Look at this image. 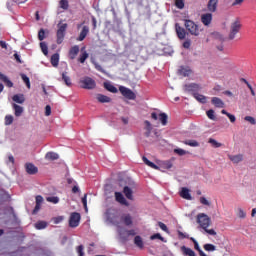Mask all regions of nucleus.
I'll use <instances>...</instances> for the list:
<instances>
[{
    "label": "nucleus",
    "mask_w": 256,
    "mask_h": 256,
    "mask_svg": "<svg viewBox=\"0 0 256 256\" xmlns=\"http://www.w3.org/2000/svg\"><path fill=\"white\" fill-rule=\"evenodd\" d=\"M197 223L200 229H203V231H205V233H208V235H217V232L215 230L209 229L211 225V218L207 214L199 213L197 215Z\"/></svg>",
    "instance_id": "nucleus-1"
},
{
    "label": "nucleus",
    "mask_w": 256,
    "mask_h": 256,
    "mask_svg": "<svg viewBox=\"0 0 256 256\" xmlns=\"http://www.w3.org/2000/svg\"><path fill=\"white\" fill-rule=\"evenodd\" d=\"M108 219L113 225H125L126 227H131L133 225V216L131 214H122L120 221L117 219V216L109 215Z\"/></svg>",
    "instance_id": "nucleus-2"
},
{
    "label": "nucleus",
    "mask_w": 256,
    "mask_h": 256,
    "mask_svg": "<svg viewBox=\"0 0 256 256\" xmlns=\"http://www.w3.org/2000/svg\"><path fill=\"white\" fill-rule=\"evenodd\" d=\"M144 136L147 137V139H150L152 143L155 141H159V132L157 129H153V125L148 120L144 121Z\"/></svg>",
    "instance_id": "nucleus-3"
},
{
    "label": "nucleus",
    "mask_w": 256,
    "mask_h": 256,
    "mask_svg": "<svg viewBox=\"0 0 256 256\" xmlns=\"http://www.w3.org/2000/svg\"><path fill=\"white\" fill-rule=\"evenodd\" d=\"M184 27L186 31H188V33L194 37H199V35H201L199 25H197L193 20L184 19Z\"/></svg>",
    "instance_id": "nucleus-4"
},
{
    "label": "nucleus",
    "mask_w": 256,
    "mask_h": 256,
    "mask_svg": "<svg viewBox=\"0 0 256 256\" xmlns=\"http://www.w3.org/2000/svg\"><path fill=\"white\" fill-rule=\"evenodd\" d=\"M241 27H243V25L241 24V20L239 18H236L230 24V32L228 35V39L230 41H233V39H235V37L237 36V33H239V31H241Z\"/></svg>",
    "instance_id": "nucleus-5"
},
{
    "label": "nucleus",
    "mask_w": 256,
    "mask_h": 256,
    "mask_svg": "<svg viewBox=\"0 0 256 256\" xmlns=\"http://www.w3.org/2000/svg\"><path fill=\"white\" fill-rule=\"evenodd\" d=\"M67 23L64 24H58V30L56 32V43L58 45H61V43H63V41L65 40V33L67 31Z\"/></svg>",
    "instance_id": "nucleus-6"
},
{
    "label": "nucleus",
    "mask_w": 256,
    "mask_h": 256,
    "mask_svg": "<svg viewBox=\"0 0 256 256\" xmlns=\"http://www.w3.org/2000/svg\"><path fill=\"white\" fill-rule=\"evenodd\" d=\"M119 91H120L121 95H123V97H125V99H129L130 101H135V99H137V95L135 94V92H133V90H131L125 86H120Z\"/></svg>",
    "instance_id": "nucleus-7"
},
{
    "label": "nucleus",
    "mask_w": 256,
    "mask_h": 256,
    "mask_svg": "<svg viewBox=\"0 0 256 256\" xmlns=\"http://www.w3.org/2000/svg\"><path fill=\"white\" fill-rule=\"evenodd\" d=\"M80 84L82 89H95V87H97V83H95V80L91 77H84L80 80Z\"/></svg>",
    "instance_id": "nucleus-8"
},
{
    "label": "nucleus",
    "mask_w": 256,
    "mask_h": 256,
    "mask_svg": "<svg viewBox=\"0 0 256 256\" xmlns=\"http://www.w3.org/2000/svg\"><path fill=\"white\" fill-rule=\"evenodd\" d=\"M79 223H81V214L79 212L71 213L69 218V227H79Z\"/></svg>",
    "instance_id": "nucleus-9"
},
{
    "label": "nucleus",
    "mask_w": 256,
    "mask_h": 256,
    "mask_svg": "<svg viewBox=\"0 0 256 256\" xmlns=\"http://www.w3.org/2000/svg\"><path fill=\"white\" fill-rule=\"evenodd\" d=\"M184 91H186L187 93H192V95H194V93H199V91H201V86L195 83L186 84L184 85Z\"/></svg>",
    "instance_id": "nucleus-10"
},
{
    "label": "nucleus",
    "mask_w": 256,
    "mask_h": 256,
    "mask_svg": "<svg viewBox=\"0 0 256 256\" xmlns=\"http://www.w3.org/2000/svg\"><path fill=\"white\" fill-rule=\"evenodd\" d=\"M151 118L154 119V121H157V119H159L163 126L167 125V121L169 119V117L164 112L160 113L159 116L156 112H152Z\"/></svg>",
    "instance_id": "nucleus-11"
},
{
    "label": "nucleus",
    "mask_w": 256,
    "mask_h": 256,
    "mask_svg": "<svg viewBox=\"0 0 256 256\" xmlns=\"http://www.w3.org/2000/svg\"><path fill=\"white\" fill-rule=\"evenodd\" d=\"M25 169L28 175H37V173L39 172V168H37V166H35L33 163H26Z\"/></svg>",
    "instance_id": "nucleus-12"
},
{
    "label": "nucleus",
    "mask_w": 256,
    "mask_h": 256,
    "mask_svg": "<svg viewBox=\"0 0 256 256\" xmlns=\"http://www.w3.org/2000/svg\"><path fill=\"white\" fill-rule=\"evenodd\" d=\"M175 29L178 39L183 40L185 39V37H187V31L185 30V28L181 27L179 24H176Z\"/></svg>",
    "instance_id": "nucleus-13"
},
{
    "label": "nucleus",
    "mask_w": 256,
    "mask_h": 256,
    "mask_svg": "<svg viewBox=\"0 0 256 256\" xmlns=\"http://www.w3.org/2000/svg\"><path fill=\"white\" fill-rule=\"evenodd\" d=\"M114 195L117 203H120V205H125V207H129V202L127 201V199H125V196H123V193L115 192Z\"/></svg>",
    "instance_id": "nucleus-14"
},
{
    "label": "nucleus",
    "mask_w": 256,
    "mask_h": 256,
    "mask_svg": "<svg viewBox=\"0 0 256 256\" xmlns=\"http://www.w3.org/2000/svg\"><path fill=\"white\" fill-rule=\"evenodd\" d=\"M211 21H213V14H211V13H206V14H202V15H201V22H202L203 25H205L206 27H209V25H211Z\"/></svg>",
    "instance_id": "nucleus-15"
},
{
    "label": "nucleus",
    "mask_w": 256,
    "mask_h": 256,
    "mask_svg": "<svg viewBox=\"0 0 256 256\" xmlns=\"http://www.w3.org/2000/svg\"><path fill=\"white\" fill-rule=\"evenodd\" d=\"M219 4V0H209L207 4V9L210 13H215L217 11V5Z\"/></svg>",
    "instance_id": "nucleus-16"
},
{
    "label": "nucleus",
    "mask_w": 256,
    "mask_h": 256,
    "mask_svg": "<svg viewBox=\"0 0 256 256\" xmlns=\"http://www.w3.org/2000/svg\"><path fill=\"white\" fill-rule=\"evenodd\" d=\"M79 55V46L75 45L70 48L69 50V59L73 60Z\"/></svg>",
    "instance_id": "nucleus-17"
},
{
    "label": "nucleus",
    "mask_w": 256,
    "mask_h": 256,
    "mask_svg": "<svg viewBox=\"0 0 256 256\" xmlns=\"http://www.w3.org/2000/svg\"><path fill=\"white\" fill-rule=\"evenodd\" d=\"M89 35V26H83L77 41H85V37Z\"/></svg>",
    "instance_id": "nucleus-18"
},
{
    "label": "nucleus",
    "mask_w": 256,
    "mask_h": 256,
    "mask_svg": "<svg viewBox=\"0 0 256 256\" xmlns=\"http://www.w3.org/2000/svg\"><path fill=\"white\" fill-rule=\"evenodd\" d=\"M211 102L215 107H218L219 109H223V107H225V102H223V100H221L219 97H213Z\"/></svg>",
    "instance_id": "nucleus-19"
},
{
    "label": "nucleus",
    "mask_w": 256,
    "mask_h": 256,
    "mask_svg": "<svg viewBox=\"0 0 256 256\" xmlns=\"http://www.w3.org/2000/svg\"><path fill=\"white\" fill-rule=\"evenodd\" d=\"M118 235L120 240L125 243L127 241H129V235L127 234V230L126 229H120L118 230Z\"/></svg>",
    "instance_id": "nucleus-20"
},
{
    "label": "nucleus",
    "mask_w": 256,
    "mask_h": 256,
    "mask_svg": "<svg viewBox=\"0 0 256 256\" xmlns=\"http://www.w3.org/2000/svg\"><path fill=\"white\" fill-rule=\"evenodd\" d=\"M180 197H182V199H187V201H191V199H192L189 189L185 188V187L182 188V190L180 192Z\"/></svg>",
    "instance_id": "nucleus-21"
},
{
    "label": "nucleus",
    "mask_w": 256,
    "mask_h": 256,
    "mask_svg": "<svg viewBox=\"0 0 256 256\" xmlns=\"http://www.w3.org/2000/svg\"><path fill=\"white\" fill-rule=\"evenodd\" d=\"M96 99L98 103H111V98L109 96H105L103 94H97Z\"/></svg>",
    "instance_id": "nucleus-22"
},
{
    "label": "nucleus",
    "mask_w": 256,
    "mask_h": 256,
    "mask_svg": "<svg viewBox=\"0 0 256 256\" xmlns=\"http://www.w3.org/2000/svg\"><path fill=\"white\" fill-rule=\"evenodd\" d=\"M228 158L230 161H232V163H241V161H243V154L229 155Z\"/></svg>",
    "instance_id": "nucleus-23"
},
{
    "label": "nucleus",
    "mask_w": 256,
    "mask_h": 256,
    "mask_svg": "<svg viewBox=\"0 0 256 256\" xmlns=\"http://www.w3.org/2000/svg\"><path fill=\"white\" fill-rule=\"evenodd\" d=\"M46 161H57L59 159V154L55 152H47L45 155Z\"/></svg>",
    "instance_id": "nucleus-24"
},
{
    "label": "nucleus",
    "mask_w": 256,
    "mask_h": 256,
    "mask_svg": "<svg viewBox=\"0 0 256 256\" xmlns=\"http://www.w3.org/2000/svg\"><path fill=\"white\" fill-rule=\"evenodd\" d=\"M12 101H14L15 103H19L20 105H23V103H25V96L23 94H15L12 97Z\"/></svg>",
    "instance_id": "nucleus-25"
},
{
    "label": "nucleus",
    "mask_w": 256,
    "mask_h": 256,
    "mask_svg": "<svg viewBox=\"0 0 256 256\" xmlns=\"http://www.w3.org/2000/svg\"><path fill=\"white\" fill-rule=\"evenodd\" d=\"M0 81H3V83H5L6 87H13V82L11 80H9V78L0 72Z\"/></svg>",
    "instance_id": "nucleus-26"
},
{
    "label": "nucleus",
    "mask_w": 256,
    "mask_h": 256,
    "mask_svg": "<svg viewBox=\"0 0 256 256\" xmlns=\"http://www.w3.org/2000/svg\"><path fill=\"white\" fill-rule=\"evenodd\" d=\"M123 193L126 198H128L130 201H133V190H131V188H129V186H125L123 188Z\"/></svg>",
    "instance_id": "nucleus-27"
},
{
    "label": "nucleus",
    "mask_w": 256,
    "mask_h": 256,
    "mask_svg": "<svg viewBox=\"0 0 256 256\" xmlns=\"http://www.w3.org/2000/svg\"><path fill=\"white\" fill-rule=\"evenodd\" d=\"M134 245H136L138 249H143V247H145V244L143 243V238H141V236H135Z\"/></svg>",
    "instance_id": "nucleus-28"
},
{
    "label": "nucleus",
    "mask_w": 256,
    "mask_h": 256,
    "mask_svg": "<svg viewBox=\"0 0 256 256\" xmlns=\"http://www.w3.org/2000/svg\"><path fill=\"white\" fill-rule=\"evenodd\" d=\"M193 97L199 103H203V104L207 103V97H205V95H203V94H199V92L194 93Z\"/></svg>",
    "instance_id": "nucleus-29"
},
{
    "label": "nucleus",
    "mask_w": 256,
    "mask_h": 256,
    "mask_svg": "<svg viewBox=\"0 0 256 256\" xmlns=\"http://www.w3.org/2000/svg\"><path fill=\"white\" fill-rule=\"evenodd\" d=\"M104 88L106 91H109L110 93H117L119 90H117V87H115L113 84L109 82L104 83Z\"/></svg>",
    "instance_id": "nucleus-30"
},
{
    "label": "nucleus",
    "mask_w": 256,
    "mask_h": 256,
    "mask_svg": "<svg viewBox=\"0 0 256 256\" xmlns=\"http://www.w3.org/2000/svg\"><path fill=\"white\" fill-rule=\"evenodd\" d=\"M142 161L147 165L148 167H151V169H159V166H157L155 163L151 162L147 157L143 156Z\"/></svg>",
    "instance_id": "nucleus-31"
},
{
    "label": "nucleus",
    "mask_w": 256,
    "mask_h": 256,
    "mask_svg": "<svg viewBox=\"0 0 256 256\" xmlns=\"http://www.w3.org/2000/svg\"><path fill=\"white\" fill-rule=\"evenodd\" d=\"M13 109H14V115L16 117H21V115H23V107L17 104H13Z\"/></svg>",
    "instance_id": "nucleus-32"
},
{
    "label": "nucleus",
    "mask_w": 256,
    "mask_h": 256,
    "mask_svg": "<svg viewBox=\"0 0 256 256\" xmlns=\"http://www.w3.org/2000/svg\"><path fill=\"white\" fill-rule=\"evenodd\" d=\"M50 61L53 67H59V54H53Z\"/></svg>",
    "instance_id": "nucleus-33"
},
{
    "label": "nucleus",
    "mask_w": 256,
    "mask_h": 256,
    "mask_svg": "<svg viewBox=\"0 0 256 256\" xmlns=\"http://www.w3.org/2000/svg\"><path fill=\"white\" fill-rule=\"evenodd\" d=\"M62 80L64 81L65 85H67V87H71V77L67 75V72L62 73Z\"/></svg>",
    "instance_id": "nucleus-34"
},
{
    "label": "nucleus",
    "mask_w": 256,
    "mask_h": 256,
    "mask_svg": "<svg viewBox=\"0 0 256 256\" xmlns=\"http://www.w3.org/2000/svg\"><path fill=\"white\" fill-rule=\"evenodd\" d=\"M46 227H47L46 221H38L35 223V229L41 230V229H46Z\"/></svg>",
    "instance_id": "nucleus-35"
},
{
    "label": "nucleus",
    "mask_w": 256,
    "mask_h": 256,
    "mask_svg": "<svg viewBox=\"0 0 256 256\" xmlns=\"http://www.w3.org/2000/svg\"><path fill=\"white\" fill-rule=\"evenodd\" d=\"M59 5L60 9L67 11V9H69V0H60Z\"/></svg>",
    "instance_id": "nucleus-36"
},
{
    "label": "nucleus",
    "mask_w": 256,
    "mask_h": 256,
    "mask_svg": "<svg viewBox=\"0 0 256 256\" xmlns=\"http://www.w3.org/2000/svg\"><path fill=\"white\" fill-rule=\"evenodd\" d=\"M40 49L44 55H49V47H47V43L41 42Z\"/></svg>",
    "instance_id": "nucleus-37"
},
{
    "label": "nucleus",
    "mask_w": 256,
    "mask_h": 256,
    "mask_svg": "<svg viewBox=\"0 0 256 256\" xmlns=\"http://www.w3.org/2000/svg\"><path fill=\"white\" fill-rule=\"evenodd\" d=\"M184 145H189V147H199V142L196 140H185Z\"/></svg>",
    "instance_id": "nucleus-38"
},
{
    "label": "nucleus",
    "mask_w": 256,
    "mask_h": 256,
    "mask_svg": "<svg viewBox=\"0 0 256 256\" xmlns=\"http://www.w3.org/2000/svg\"><path fill=\"white\" fill-rule=\"evenodd\" d=\"M21 79H22V81L25 83L26 87H28V89H31V81L29 80V78L27 77V75L22 74V75H21Z\"/></svg>",
    "instance_id": "nucleus-39"
},
{
    "label": "nucleus",
    "mask_w": 256,
    "mask_h": 256,
    "mask_svg": "<svg viewBox=\"0 0 256 256\" xmlns=\"http://www.w3.org/2000/svg\"><path fill=\"white\" fill-rule=\"evenodd\" d=\"M87 59H89V53L83 52V53L80 55L78 61H79V63H85V61H87Z\"/></svg>",
    "instance_id": "nucleus-40"
},
{
    "label": "nucleus",
    "mask_w": 256,
    "mask_h": 256,
    "mask_svg": "<svg viewBox=\"0 0 256 256\" xmlns=\"http://www.w3.org/2000/svg\"><path fill=\"white\" fill-rule=\"evenodd\" d=\"M46 201H48V203H53L54 205H57V203H59V197L50 196L46 198Z\"/></svg>",
    "instance_id": "nucleus-41"
},
{
    "label": "nucleus",
    "mask_w": 256,
    "mask_h": 256,
    "mask_svg": "<svg viewBox=\"0 0 256 256\" xmlns=\"http://www.w3.org/2000/svg\"><path fill=\"white\" fill-rule=\"evenodd\" d=\"M151 241H155V239H159L160 241H163L165 243V238H163V236H161L160 233H156L153 234L152 236H150Z\"/></svg>",
    "instance_id": "nucleus-42"
},
{
    "label": "nucleus",
    "mask_w": 256,
    "mask_h": 256,
    "mask_svg": "<svg viewBox=\"0 0 256 256\" xmlns=\"http://www.w3.org/2000/svg\"><path fill=\"white\" fill-rule=\"evenodd\" d=\"M175 6L177 7V9H184L185 1L184 0H175Z\"/></svg>",
    "instance_id": "nucleus-43"
},
{
    "label": "nucleus",
    "mask_w": 256,
    "mask_h": 256,
    "mask_svg": "<svg viewBox=\"0 0 256 256\" xmlns=\"http://www.w3.org/2000/svg\"><path fill=\"white\" fill-rule=\"evenodd\" d=\"M208 143H210V145H212V147H215V148H219L221 147V143L217 142V140L213 139V138H210L208 140Z\"/></svg>",
    "instance_id": "nucleus-44"
},
{
    "label": "nucleus",
    "mask_w": 256,
    "mask_h": 256,
    "mask_svg": "<svg viewBox=\"0 0 256 256\" xmlns=\"http://www.w3.org/2000/svg\"><path fill=\"white\" fill-rule=\"evenodd\" d=\"M206 115L209 119H211V121H215L216 117H215V111L213 109H210L206 112Z\"/></svg>",
    "instance_id": "nucleus-45"
},
{
    "label": "nucleus",
    "mask_w": 256,
    "mask_h": 256,
    "mask_svg": "<svg viewBox=\"0 0 256 256\" xmlns=\"http://www.w3.org/2000/svg\"><path fill=\"white\" fill-rule=\"evenodd\" d=\"M239 219H245L247 217V213L241 208H238V213H237Z\"/></svg>",
    "instance_id": "nucleus-46"
},
{
    "label": "nucleus",
    "mask_w": 256,
    "mask_h": 256,
    "mask_svg": "<svg viewBox=\"0 0 256 256\" xmlns=\"http://www.w3.org/2000/svg\"><path fill=\"white\" fill-rule=\"evenodd\" d=\"M13 124V115H6L5 116V125H12Z\"/></svg>",
    "instance_id": "nucleus-47"
},
{
    "label": "nucleus",
    "mask_w": 256,
    "mask_h": 256,
    "mask_svg": "<svg viewBox=\"0 0 256 256\" xmlns=\"http://www.w3.org/2000/svg\"><path fill=\"white\" fill-rule=\"evenodd\" d=\"M174 153H176V155H180V157H183V155H187V151L181 148L174 149Z\"/></svg>",
    "instance_id": "nucleus-48"
},
{
    "label": "nucleus",
    "mask_w": 256,
    "mask_h": 256,
    "mask_svg": "<svg viewBox=\"0 0 256 256\" xmlns=\"http://www.w3.org/2000/svg\"><path fill=\"white\" fill-rule=\"evenodd\" d=\"M158 227H160V229H162V231H164L165 233H169V228H167V225H165V223L158 222Z\"/></svg>",
    "instance_id": "nucleus-49"
},
{
    "label": "nucleus",
    "mask_w": 256,
    "mask_h": 256,
    "mask_svg": "<svg viewBox=\"0 0 256 256\" xmlns=\"http://www.w3.org/2000/svg\"><path fill=\"white\" fill-rule=\"evenodd\" d=\"M204 249L205 251H215L216 247L213 244H205Z\"/></svg>",
    "instance_id": "nucleus-50"
},
{
    "label": "nucleus",
    "mask_w": 256,
    "mask_h": 256,
    "mask_svg": "<svg viewBox=\"0 0 256 256\" xmlns=\"http://www.w3.org/2000/svg\"><path fill=\"white\" fill-rule=\"evenodd\" d=\"M244 119L248 121V123H250L251 125H256V121L255 118H253V116H245Z\"/></svg>",
    "instance_id": "nucleus-51"
},
{
    "label": "nucleus",
    "mask_w": 256,
    "mask_h": 256,
    "mask_svg": "<svg viewBox=\"0 0 256 256\" xmlns=\"http://www.w3.org/2000/svg\"><path fill=\"white\" fill-rule=\"evenodd\" d=\"M38 39L39 41H43V39H45V30L40 29V31L38 32Z\"/></svg>",
    "instance_id": "nucleus-52"
},
{
    "label": "nucleus",
    "mask_w": 256,
    "mask_h": 256,
    "mask_svg": "<svg viewBox=\"0 0 256 256\" xmlns=\"http://www.w3.org/2000/svg\"><path fill=\"white\" fill-rule=\"evenodd\" d=\"M163 167H164V169H171L172 167H173V162H171V161H165L164 163H163Z\"/></svg>",
    "instance_id": "nucleus-53"
},
{
    "label": "nucleus",
    "mask_w": 256,
    "mask_h": 256,
    "mask_svg": "<svg viewBox=\"0 0 256 256\" xmlns=\"http://www.w3.org/2000/svg\"><path fill=\"white\" fill-rule=\"evenodd\" d=\"M83 250H84L83 245H80L77 247V253L79 256H85V252Z\"/></svg>",
    "instance_id": "nucleus-54"
},
{
    "label": "nucleus",
    "mask_w": 256,
    "mask_h": 256,
    "mask_svg": "<svg viewBox=\"0 0 256 256\" xmlns=\"http://www.w3.org/2000/svg\"><path fill=\"white\" fill-rule=\"evenodd\" d=\"M200 203L202 205H206L207 207H209V205H211V203H209L207 198H205V197H200Z\"/></svg>",
    "instance_id": "nucleus-55"
},
{
    "label": "nucleus",
    "mask_w": 256,
    "mask_h": 256,
    "mask_svg": "<svg viewBox=\"0 0 256 256\" xmlns=\"http://www.w3.org/2000/svg\"><path fill=\"white\" fill-rule=\"evenodd\" d=\"M183 47H184V49H189L191 47V40L187 39L186 41H184Z\"/></svg>",
    "instance_id": "nucleus-56"
},
{
    "label": "nucleus",
    "mask_w": 256,
    "mask_h": 256,
    "mask_svg": "<svg viewBox=\"0 0 256 256\" xmlns=\"http://www.w3.org/2000/svg\"><path fill=\"white\" fill-rule=\"evenodd\" d=\"M41 209V204H36L35 208L33 209V215H37L39 213V210Z\"/></svg>",
    "instance_id": "nucleus-57"
},
{
    "label": "nucleus",
    "mask_w": 256,
    "mask_h": 256,
    "mask_svg": "<svg viewBox=\"0 0 256 256\" xmlns=\"http://www.w3.org/2000/svg\"><path fill=\"white\" fill-rule=\"evenodd\" d=\"M95 69L97 71H100V73H105V69H103V67L101 65H99L98 63H95Z\"/></svg>",
    "instance_id": "nucleus-58"
},
{
    "label": "nucleus",
    "mask_w": 256,
    "mask_h": 256,
    "mask_svg": "<svg viewBox=\"0 0 256 256\" xmlns=\"http://www.w3.org/2000/svg\"><path fill=\"white\" fill-rule=\"evenodd\" d=\"M128 237H135L137 235V232H135L134 229L127 230Z\"/></svg>",
    "instance_id": "nucleus-59"
},
{
    "label": "nucleus",
    "mask_w": 256,
    "mask_h": 256,
    "mask_svg": "<svg viewBox=\"0 0 256 256\" xmlns=\"http://www.w3.org/2000/svg\"><path fill=\"white\" fill-rule=\"evenodd\" d=\"M82 204L87 211V194H84V197L82 198Z\"/></svg>",
    "instance_id": "nucleus-60"
},
{
    "label": "nucleus",
    "mask_w": 256,
    "mask_h": 256,
    "mask_svg": "<svg viewBox=\"0 0 256 256\" xmlns=\"http://www.w3.org/2000/svg\"><path fill=\"white\" fill-rule=\"evenodd\" d=\"M41 203H43V196H36V205H41Z\"/></svg>",
    "instance_id": "nucleus-61"
},
{
    "label": "nucleus",
    "mask_w": 256,
    "mask_h": 256,
    "mask_svg": "<svg viewBox=\"0 0 256 256\" xmlns=\"http://www.w3.org/2000/svg\"><path fill=\"white\" fill-rule=\"evenodd\" d=\"M45 115H46V117H49V115H51V106L50 105H47L45 107Z\"/></svg>",
    "instance_id": "nucleus-62"
},
{
    "label": "nucleus",
    "mask_w": 256,
    "mask_h": 256,
    "mask_svg": "<svg viewBox=\"0 0 256 256\" xmlns=\"http://www.w3.org/2000/svg\"><path fill=\"white\" fill-rule=\"evenodd\" d=\"M228 119H230V122L231 123H235V121H237V118L235 117V115H233V114H228Z\"/></svg>",
    "instance_id": "nucleus-63"
},
{
    "label": "nucleus",
    "mask_w": 256,
    "mask_h": 256,
    "mask_svg": "<svg viewBox=\"0 0 256 256\" xmlns=\"http://www.w3.org/2000/svg\"><path fill=\"white\" fill-rule=\"evenodd\" d=\"M247 87L250 90L252 97H255V90L253 89V86H251L250 83H247Z\"/></svg>",
    "instance_id": "nucleus-64"
}]
</instances>
